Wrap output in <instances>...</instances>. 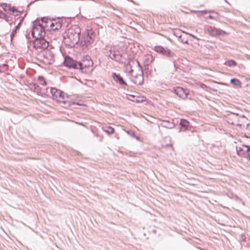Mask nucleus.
Returning <instances> with one entry per match:
<instances>
[{"instance_id":"nucleus-1","label":"nucleus","mask_w":250,"mask_h":250,"mask_svg":"<svg viewBox=\"0 0 250 250\" xmlns=\"http://www.w3.org/2000/svg\"><path fill=\"white\" fill-rule=\"evenodd\" d=\"M81 29L77 25H73L69 28L64 34V42L70 47H73L76 44L80 39Z\"/></svg>"},{"instance_id":"nucleus-2","label":"nucleus","mask_w":250,"mask_h":250,"mask_svg":"<svg viewBox=\"0 0 250 250\" xmlns=\"http://www.w3.org/2000/svg\"><path fill=\"white\" fill-rule=\"evenodd\" d=\"M95 33L92 29H87L83 33L79 41L80 45L83 46L88 47L91 45L94 42Z\"/></svg>"},{"instance_id":"nucleus-3","label":"nucleus","mask_w":250,"mask_h":250,"mask_svg":"<svg viewBox=\"0 0 250 250\" xmlns=\"http://www.w3.org/2000/svg\"><path fill=\"white\" fill-rule=\"evenodd\" d=\"M42 21V22L45 23L44 26L52 31L58 30L61 29L63 23V20L60 18L48 19L46 18H43Z\"/></svg>"},{"instance_id":"nucleus-4","label":"nucleus","mask_w":250,"mask_h":250,"mask_svg":"<svg viewBox=\"0 0 250 250\" xmlns=\"http://www.w3.org/2000/svg\"><path fill=\"white\" fill-rule=\"evenodd\" d=\"M50 92L54 100L59 103L65 102V94L63 92L56 88H51Z\"/></svg>"},{"instance_id":"nucleus-5","label":"nucleus","mask_w":250,"mask_h":250,"mask_svg":"<svg viewBox=\"0 0 250 250\" xmlns=\"http://www.w3.org/2000/svg\"><path fill=\"white\" fill-rule=\"evenodd\" d=\"M126 99L136 103H142L147 101L146 97L139 93L135 94H127Z\"/></svg>"},{"instance_id":"nucleus-6","label":"nucleus","mask_w":250,"mask_h":250,"mask_svg":"<svg viewBox=\"0 0 250 250\" xmlns=\"http://www.w3.org/2000/svg\"><path fill=\"white\" fill-rule=\"evenodd\" d=\"M36 39L33 42L34 46L36 49L44 50L48 47L49 43L44 39L41 37Z\"/></svg>"},{"instance_id":"nucleus-7","label":"nucleus","mask_w":250,"mask_h":250,"mask_svg":"<svg viewBox=\"0 0 250 250\" xmlns=\"http://www.w3.org/2000/svg\"><path fill=\"white\" fill-rule=\"evenodd\" d=\"M173 91L181 99L185 100L189 95V90L182 87L177 86L173 88Z\"/></svg>"},{"instance_id":"nucleus-8","label":"nucleus","mask_w":250,"mask_h":250,"mask_svg":"<svg viewBox=\"0 0 250 250\" xmlns=\"http://www.w3.org/2000/svg\"><path fill=\"white\" fill-rule=\"evenodd\" d=\"M43 27L40 24H35L32 30V35L35 38L42 37L43 33Z\"/></svg>"},{"instance_id":"nucleus-9","label":"nucleus","mask_w":250,"mask_h":250,"mask_svg":"<svg viewBox=\"0 0 250 250\" xmlns=\"http://www.w3.org/2000/svg\"><path fill=\"white\" fill-rule=\"evenodd\" d=\"M0 6L8 14H13L15 16L19 15V12L14 7H11L10 4L3 3L0 4Z\"/></svg>"},{"instance_id":"nucleus-10","label":"nucleus","mask_w":250,"mask_h":250,"mask_svg":"<svg viewBox=\"0 0 250 250\" xmlns=\"http://www.w3.org/2000/svg\"><path fill=\"white\" fill-rule=\"evenodd\" d=\"M208 31L210 35L214 37L224 36L227 34L225 31L212 27H209L208 29Z\"/></svg>"},{"instance_id":"nucleus-11","label":"nucleus","mask_w":250,"mask_h":250,"mask_svg":"<svg viewBox=\"0 0 250 250\" xmlns=\"http://www.w3.org/2000/svg\"><path fill=\"white\" fill-rule=\"evenodd\" d=\"M93 62L91 60H83L82 62H78L77 69H83L84 68L89 67L92 65Z\"/></svg>"},{"instance_id":"nucleus-12","label":"nucleus","mask_w":250,"mask_h":250,"mask_svg":"<svg viewBox=\"0 0 250 250\" xmlns=\"http://www.w3.org/2000/svg\"><path fill=\"white\" fill-rule=\"evenodd\" d=\"M250 151V146L246 145H242L237 148V153L240 156H245L246 153Z\"/></svg>"},{"instance_id":"nucleus-13","label":"nucleus","mask_w":250,"mask_h":250,"mask_svg":"<svg viewBox=\"0 0 250 250\" xmlns=\"http://www.w3.org/2000/svg\"><path fill=\"white\" fill-rule=\"evenodd\" d=\"M78 62H76L69 57H66L64 61V65L69 68L77 69V64Z\"/></svg>"},{"instance_id":"nucleus-14","label":"nucleus","mask_w":250,"mask_h":250,"mask_svg":"<svg viewBox=\"0 0 250 250\" xmlns=\"http://www.w3.org/2000/svg\"><path fill=\"white\" fill-rule=\"evenodd\" d=\"M154 50L159 53H161L164 55H165L167 57L171 56V52L167 48H165L161 46H157L154 48Z\"/></svg>"},{"instance_id":"nucleus-15","label":"nucleus","mask_w":250,"mask_h":250,"mask_svg":"<svg viewBox=\"0 0 250 250\" xmlns=\"http://www.w3.org/2000/svg\"><path fill=\"white\" fill-rule=\"evenodd\" d=\"M132 81L136 84H142L144 82V77L143 73L141 72L140 74H138L136 76H134V75L132 74Z\"/></svg>"},{"instance_id":"nucleus-16","label":"nucleus","mask_w":250,"mask_h":250,"mask_svg":"<svg viewBox=\"0 0 250 250\" xmlns=\"http://www.w3.org/2000/svg\"><path fill=\"white\" fill-rule=\"evenodd\" d=\"M113 77L115 80L118 81L120 84H124L125 85H127L126 83L124 81L123 78L121 77H120V75H117L115 73H114Z\"/></svg>"},{"instance_id":"nucleus-17","label":"nucleus","mask_w":250,"mask_h":250,"mask_svg":"<svg viewBox=\"0 0 250 250\" xmlns=\"http://www.w3.org/2000/svg\"><path fill=\"white\" fill-rule=\"evenodd\" d=\"M44 56L48 57L49 61L48 63H50L51 62L53 61V56L49 51H45L44 52Z\"/></svg>"},{"instance_id":"nucleus-18","label":"nucleus","mask_w":250,"mask_h":250,"mask_svg":"<svg viewBox=\"0 0 250 250\" xmlns=\"http://www.w3.org/2000/svg\"><path fill=\"white\" fill-rule=\"evenodd\" d=\"M180 125L185 127V129H187L189 123L185 119H181L180 123Z\"/></svg>"},{"instance_id":"nucleus-19","label":"nucleus","mask_w":250,"mask_h":250,"mask_svg":"<svg viewBox=\"0 0 250 250\" xmlns=\"http://www.w3.org/2000/svg\"><path fill=\"white\" fill-rule=\"evenodd\" d=\"M103 129L104 131L108 134H112L114 132V129L111 126H104Z\"/></svg>"},{"instance_id":"nucleus-20","label":"nucleus","mask_w":250,"mask_h":250,"mask_svg":"<svg viewBox=\"0 0 250 250\" xmlns=\"http://www.w3.org/2000/svg\"><path fill=\"white\" fill-rule=\"evenodd\" d=\"M230 82L232 84L238 86L239 87H241L242 83L240 80L236 79H233L230 80Z\"/></svg>"},{"instance_id":"nucleus-21","label":"nucleus","mask_w":250,"mask_h":250,"mask_svg":"<svg viewBox=\"0 0 250 250\" xmlns=\"http://www.w3.org/2000/svg\"><path fill=\"white\" fill-rule=\"evenodd\" d=\"M226 65L229 66H234L237 65V62L233 60H228L225 62Z\"/></svg>"},{"instance_id":"nucleus-22","label":"nucleus","mask_w":250,"mask_h":250,"mask_svg":"<svg viewBox=\"0 0 250 250\" xmlns=\"http://www.w3.org/2000/svg\"><path fill=\"white\" fill-rule=\"evenodd\" d=\"M8 66L6 64H3L0 66V73L7 70Z\"/></svg>"},{"instance_id":"nucleus-23","label":"nucleus","mask_w":250,"mask_h":250,"mask_svg":"<svg viewBox=\"0 0 250 250\" xmlns=\"http://www.w3.org/2000/svg\"><path fill=\"white\" fill-rule=\"evenodd\" d=\"M240 120L242 121V123L238 124L237 125L240 126L244 125V124L246 123L247 119L245 117H240Z\"/></svg>"},{"instance_id":"nucleus-24","label":"nucleus","mask_w":250,"mask_h":250,"mask_svg":"<svg viewBox=\"0 0 250 250\" xmlns=\"http://www.w3.org/2000/svg\"><path fill=\"white\" fill-rule=\"evenodd\" d=\"M38 80H39V83L40 84L45 85L46 84L45 81L42 77H39Z\"/></svg>"},{"instance_id":"nucleus-25","label":"nucleus","mask_w":250,"mask_h":250,"mask_svg":"<svg viewBox=\"0 0 250 250\" xmlns=\"http://www.w3.org/2000/svg\"><path fill=\"white\" fill-rule=\"evenodd\" d=\"M0 18L5 19L6 21H7V16L5 13L1 11H0Z\"/></svg>"},{"instance_id":"nucleus-26","label":"nucleus","mask_w":250,"mask_h":250,"mask_svg":"<svg viewBox=\"0 0 250 250\" xmlns=\"http://www.w3.org/2000/svg\"><path fill=\"white\" fill-rule=\"evenodd\" d=\"M248 159H249V161H250V154H249L248 155Z\"/></svg>"}]
</instances>
